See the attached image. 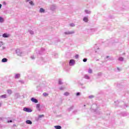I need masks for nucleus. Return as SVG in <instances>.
<instances>
[{
    "instance_id": "f257e3e1",
    "label": "nucleus",
    "mask_w": 129,
    "mask_h": 129,
    "mask_svg": "<svg viewBox=\"0 0 129 129\" xmlns=\"http://www.w3.org/2000/svg\"><path fill=\"white\" fill-rule=\"evenodd\" d=\"M16 53L17 54V56H23V51L20 49V48H17L15 50Z\"/></svg>"
},
{
    "instance_id": "f03ea898",
    "label": "nucleus",
    "mask_w": 129,
    "mask_h": 129,
    "mask_svg": "<svg viewBox=\"0 0 129 129\" xmlns=\"http://www.w3.org/2000/svg\"><path fill=\"white\" fill-rule=\"evenodd\" d=\"M44 53H45V48L42 47L38 52H36L37 55H44Z\"/></svg>"
},
{
    "instance_id": "7ed1b4c3",
    "label": "nucleus",
    "mask_w": 129,
    "mask_h": 129,
    "mask_svg": "<svg viewBox=\"0 0 129 129\" xmlns=\"http://www.w3.org/2000/svg\"><path fill=\"white\" fill-rule=\"evenodd\" d=\"M23 110L24 111H26V112H32L33 111V110L29 107H24Z\"/></svg>"
},
{
    "instance_id": "20e7f679",
    "label": "nucleus",
    "mask_w": 129,
    "mask_h": 129,
    "mask_svg": "<svg viewBox=\"0 0 129 129\" xmlns=\"http://www.w3.org/2000/svg\"><path fill=\"white\" fill-rule=\"evenodd\" d=\"M70 66H74L75 65V60L72 59L70 60L69 61Z\"/></svg>"
},
{
    "instance_id": "39448f33",
    "label": "nucleus",
    "mask_w": 129,
    "mask_h": 129,
    "mask_svg": "<svg viewBox=\"0 0 129 129\" xmlns=\"http://www.w3.org/2000/svg\"><path fill=\"white\" fill-rule=\"evenodd\" d=\"M95 52L98 54L99 53V47L97 46V44H95L94 46Z\"/></svg>"
},
{
    "instance_id": "423d86ee",
    "label": "nucleus",
    "mask_w": 129,
    "mask_h": 129,
    "mask_svg": "<svg viewBox=\"0 0 129 129\" xmlns=\"http://www.w3.org/2000/svg\"><path fill=\"white\" fill-rule=\"evenodd\" d=\"M31 101L34 103H38V102H39L38 99H36L35 97H32L31 98Z\"/></svg>"
},
{
    "instance_id": "0eeeda50",
    "label": "nucleus",
    "mask_w": 129,
    "mask_h": 129,
    "mask_svg": "<svg viewBox=\"0 0 129 129\" xmlns=\"http://www.w3.org/2000/svg\"><path fill=\"white\" fill-rule=\"evenodd\" d=\"M26 3H29L30 6H35V4H34V2L31 0H26Z\"/></svg>"
},
{
    "instance_id": "6e6552de",
    "label": "nucleus",
    "mask_w": 129,
    "mask_h": 129,
    "mask_svg": "<svg viewBox=\"0 0 129 129\" xmlns=\"http://www.w3.org/2000/svg\"><path fill=\"white\" fill-rule=\"evenodd\" d=\"M2 37L3 38H9L10 37V34L7 33H5L3 34Z\"/></svg>"
},
{
    "instance_id": "1a4fd4ad",
    "label": "nucleus",
    "mask_w": 129,
    "mask_h": 129,
    "mask_svg": "<svg viewBox=\"0 0 129 129\" xmlns=\"http://www.w3.org/2000/svg\"><path fill=\"white\" fill-rule=\"evenodd\" d=\"M36 109L38 111H41V104H36Z\"/></svg>"
},
{
    "instance_id": "9d476101",
    "label": "nucleus",
    "mask_w": 129,
    "mask_h": 129,
    "mask_svg": "<svg viewBox=\"0 0 129 129\" xmlns=\"http://www.w3.org/2000/svg\"><path fill=\"white\" fill-rule=\"evenodd\" d=\"M88 31L90 33H93V32L97 31V29L96 28H91Z\"/></svg>"
},
{
    "instance_id": "9b49d317",
    "label": "nucleus",
    "mask_w": 129,
    "mask_h": 129,
    "mask_svg": "<svg viewBox=\"0 0 129 129\" xmlns=\"http://www.w3.org/2000/svg\"><path fill=\"white\" fill-rule=\"evenodd\" d=\"M74 31H67L64 32V34L65 35H71V34H74Z\"/></svg>"
},
{
    "instance_id": "f8f14e48",
    "label": "nucleus",
    "mask_w": 129,
    "mask_h": 129,
    "mask_svg": "<svg viewBox=\"0 0 129 129\" xmlns=\"http://www.w3.org/2000/svg\"><path fill=\"white\" fill-rule=\"evenodd\" d=\"M106 59H108V60H109L110 61H113V60H114V58H113V57H110L108 55L106 56Z\"/></svg>"
},
{
    "instance_id": "ddd939ff",
    "label": "nucleus",
    "mask_w": 129,
    "mask_h": 129,
    "mask_svg": "<svg viewBox=\"0 0 129 129\" xmlns=\"http://www.w3.org/2000/svg\"><path fill=\"white\" fill-rule=\"evenodd\" d=\"M128 114L127 113H126V112H122L121 113V115L122 116H127Z\"/></svg>"
},
{
    "instance_id": "4468645a",
    "label": "nucleus",
    "mask_w": 129,
    "mask_h": 129,
    "mask_svg": "<svg viewBox=\"0 0 129 129\" xmlns=\"http://www.w3.org/2000/svg\"><path fill=\"white\" fill-rule=\"evenodd\" d=\"M25 122L26 124H32V123H33V122H32L31 120H27Z\"/></svg>"
},
{
    "instance_id": "2eb2a0df",
    "label": "nucleus",
    "mask_w": 129,
    "mask_h": 129,
    "mask_svg": "<svg viewBox=\"0 0 129 129\" xmlns=\"http://www.w3.org/2000/svg\"><path fill=\"white\" fill-rule=\"evenodd\" d=\"M50 10L51 11H54V10H56V6L55 5H51L50 6Z\"/></svg>"
},
{
    "instance_id": "dca6fc26",
    "label": "nucleus",
    "mask_w": 129,
    "mask_h": 129,
    "mask_svg": "<svg viewBox=\"0 0 129 129\" xmlns=\"http://www.w3.org/2000/svg\"><path fill=\"white\" fill-rule=\"evenodd\" d=\"M20 76H21V75L20 74H16L15 75V79H19V78H20Z\"/></svg>"
},
{
    "instance_id": "f3484780",
    "label": "nucleus",
    "mask_w": 129,
    "mask_h": 129,
    "mask_svg": "<svg viewBox=\"0 0 129 129\" xmlns=\"http://www.w3.org/2000/svg\"><path fill=\"white\" fill-rule=\"evenodd\" d=\"M83 21L85 23H87V22H88V17H84L83 18Z\"/></svg>"
},
{
    "instance_id": "a211bd4d",
    "label": "nucleus",
    "mask_w": 129,
    "mask_h": 129,
    "mask_svg": "<svg viewBox=\"0 0 129 129\" xmlns=\"http://www.w3.org/2000/svg\"><path fill=\"white\" fill-rule=\"evenodd\" d=\"M39 13H40L41 14L45 13V9L42 8H40L39 10Z\"/></svg>"
},
{
    "instance_id": "6ab92c4d",
    "label": "nucleus",
    "mask_w": 129,
    "mask_h": 129,
    "mask_svg": "<svg viewBox=\"0 0 129 129\" xmlns=\"http://www.w3.org/2000/svg\"><path fill=\"white\" fill-rule=\"evenodd\" d=\"M73 108H74V106H71V107L68 109V111H69V112H70L71 110H73Z\"/></svg>"
},
{
    "instance_id": "aec40b11",
    "label": "nucleus",
    "mask_w": 129,
    "mask_h": 129,
    "mask_svg": "<svg viewBox=\"0 0 129 129\" xmlns=\"http://www.w3.org/2000/svg\"><path fill=\"white\" fill-rule=\"evenodd\" d=\"M8 58H3L2 60V63H6L8 61Z\"/></svg>"
},
{
    "instance_id": "412c9836",
    "label": "nucleus",
    "mask_w": 129,
    "mask_h": 129,
    "mask_svg": "<svg viewBox=\"0 0 129 129\" xmlns=\"http://www.w3.org/2000/svg\"><path fill=\"white\" fill-rule=\"evenodd\" d=\"M54 128L55 129H61L62 128V126H61V125H55L54 126Z\"/></svg>"
},
{
    "instance_id": "4be33fe9",
    "label": "nucleus",
    "mask_w": 129,
    "mask_h": 129,
    "mask_svg": "<svg viewBox=\"0 0 129 129\" xmlns=\"http://www.w3.org/2000/svg\"><path fill=\"white\" fill-rule=\"evenodd\" d=\"M90 110H91V111H92V112H94L95 113H96V112L97 111V109L91 108Z\"/></svg>"
},
{
    "instance_id": "5701e85b",
    "label": "nucleus",
    "mask_w": 129,
    "mask_h": 129,
    "mask_svg": "<svg viewBox=\"0 0 129 129\" xmlns=\"http://www.w3.org/2000/svg\"><path fill=\"white\" fill-rule=\"evenodd\" d=\"M84 78L85 79H88V80H89V79H90V77L88 76V75H84Z\"/></svg>"
},
{
    "instance_id": "b1692460",
    "label": "nucleus",
    "mask_w": 129,
    "mask_h": 129,
    "mask_svg": "<svg viewBox=\"0 0 129 129\" xmlns=\"http://www.w3.org/2000/svg\"><path fill=\"white\" fill-rule=\"evenodd\" d=\"M0 98H7V94H4L0 96Z\"/></svg>"
},
{
    "instance_id": "393cba45",
    "label": "nucleus",
    "mask_w": 129,
    "mask_h": 129,
    "mask_svg": "<svg viewBox=\"0 0 129 129\" xmlns=\"http://www.w3.org/2000/svg\"><path fill=\"white\" fill-rule=\"evenodd\" d=\"M85 13L86 14H91V11H88V10H85Z\"/></svg>"
},
{
    "instance_id": "a878e982",
    "label": "nucleus",
    "mask_w": 129,
    "mask_h": 129,
    "mask_svg": "<svg viewBox=\"0 0 129 129\" xmlns=\"http://www.w3.org/2000/svg\"><path fill=\"white\" fill-rule=\"evenodd\" d=\"M118 61H120L121 62H122V61H123L124 60V58L123 57L120 56L118 58Z\"/></svg>"
},
{
    "instance_id": "bb28decb",
    "label": "nucleus",
    "mask_w": 129,
    "mask_h": 129,
    "mask_svg": "<svg viewBox=\"0 0 129 129\" xmlns=\"http://www.w3.org/2000/svg\"><path fill=\"white\" fill-rule=\"evenodd\" d=\"M58 84L59 85H62V84H63V83L62 82V80H61V79H59L58 80Z\"/></svg>"
},
{
    "instance_id": "cd10ccee",
    "label": "nucleus",
    "mask_w": 129,
    "mask_h": 129,
    "mask_svg": "<svg viewBox=\"0 0 129 129\" xmlns=\"http://www.w3.org/2000/svg\"><path fill=\"white\" fill-rule=\"evenodd\" d=\"M37 91H41V86H38L36 88Z\"/></svg>"
},
{
    "instance_id": "c85d7f7f",
    "label": "nucleus",
    "mask_w": 129,
    "mask_h": 129,
    "mask_svg": "<svg viewBox=\"0 0 129 129\" xmlns=\"http://www.w3.org/2000/svg\"><path fill=\"white\" fill-rule=\"evenodd\" d=\"M7 93L11 95V94L13 93V92L11 91V90H7Z\"/></svg>"
},
{
    "instance_id": "c756f323",
    "label": "nucleus",
    "mask_w": 129,
    "mask_h": 129,
    "mask_svg": "<svg viewBox=\"0 0 129 129\" xmlns=\"http://www.w3.org/2000/svg\"><path fill=\"white\" fill-rule=\"evenodd\" d=\"M5 21V20L4 19V18H3L2 16H0V23H3Z\"/></svg>"
},
{
    "instance_id": "7c9ffc66",
    "label": "nucleus",
    "mask_w": 129,
    "mask_h": 129,
    "mask_svg": "<svg viewBox=\"0 0 129 129\" xmlns=\"http://www.w3.org/2000/svg\"><path fill=\"white\" fill-rule=\"evenodd\" d=\"M65 65L66 66H68V63H67V64H66V62H63V63L62 66L64 68V69H66V68L65 67Z\"/></svg>"
},
{
    "instance_id": "2f4dec72",
    "label": "nucleus",
    "mask_w": 129,
    "mask_h": 129,
    "mask_svg": "<svg viewBox=\"0 0 129 129\" xmlns=\"http://www.w3.org/2000/svg\"><path fill=\"white\" fill-rule=\"evenodd\" d=\"M88 73H89V74H91L93 72L92 69H91L90 68H89L88 69Z\"/></svg>"
},
{
    "instance_id": "473e14b6",
    "label": "nucleus",
    "mask_w": 129,
    "mask_h": 129,
    "mask_svg": "<svg viewBox=\"0 0 129 129\" xmlns=\"http://www.w3.org/2000/svg\"><path fill=\"white\" fill-rule=\"evenodd\" d=\"M28 32L31 35H34V32L33 31V30L30 29L28 30Z\"/></svg>"
},
{
    "instance_id": "72a5a7b5",
    "label": "nucleus",
    "mask_w": 129,
    "mask_h": 129,
    "mask_svg": "<svg viewBox=\"0 0 129 129\" xmlns=\"http://www.w3.org/2000/svg\"><path fill=\"white\" fill-rule=\"evenodd\" d=\"M112 44H113V43H118V40L115 39L114 40V41H111Z\"/></svg>"
},
{
    "instance_id": "f704fd0d",
    "label": "nucleus",
    "mask_w": 129,
    "mask_h": 129,
    "mask_svg": "<svg viewBox=\"0 0 129 129\" xmlns=\"http://www.w3.org/2000/svg\"><path fill=\"white\" fill-rule=\"evenodd\" d=\"M70 93L68 92H64L63 95H64V96H68V95H69Z\"/></svg>"
},
{
    "instance_id": "c9c22d12",
    "label": "nucleus",
    "mask_w": 129,
    "mask_h": 129,
    "mask_svg": "<svg viewBox=\"0 0 129 129\" xmlns=\"http://www.w3.org/2000/svg\"><path fill=\"white\" fill-rule=\"evenodd\" d=\"M53 57H54V58H58V54L54 53Z\"/></svg>"
},
{
    "instance_id": "e433bc0d",
    "label": "nucleus",
    "mask_w": 129,
    "mask_h": 129,
    "mask_svg": "<svg viewBox=\"0 0 129 129\" xmlns=\"http://www.w3.org/2000/svg\"><path fill=\"white\" fill-rule=\"evenodd\" d=\"M42 117H44V114L39 115L38 118H42Z\"/></svg>"
},
{
    "instance_id": "4c0bfd02",
    "label": "nucleus",
    "mask_w": 129,
    "mask_h": 129,
    "mask_svg": "<svg viewBox=\"0 0 129 129\" xmlns=\"http://www.w3.org/2000/svg\"><path fill=\"white\" fill-rule=\"evenodd\" d=\"M43 96L46 97V96H48V94L47 93H43Z\"/></svg>"
},
{
    "instance_id": "58836bf2",
    "label": "nucleus",
    "mask_w": 129,
    "mask_h": 129,
    "mask_svg": "<svg viewBox=\"0 0 129 129\" xmlns=\"http://www.w3.org/2000/svg\"><path fill=\"white\" fill-rule=\"evenodd\" d=\"M89 98H90V99H91L92 98H94V96H93V95H90V96H89Z\"/></svg>"
},
{
    "instance_id": "ea45409f",
    "label": "nucleus",
    "mask_w": 129,
    "mask_h": 129,
    "mask_svg": "<svg viewBox=\"0 0 129 129\" xmlns=\"http://www.w3.org/2000/svg\"><path fill=\"white\" fill-rule=\"evenodd\" d=\"M70 25V27H75V24H74V23H71Z\"/></svg>"
},
{
    "instance_id": "a19ab883",
    "label": "nucleus",
    "mask_w": 129,
    "mask_h": 129,
    "mask_svg": "<svg viewBox=\"0 0 129 129\" xmlns=\"http://www.w3.org/2000/svg\"><path fill=\"white\" fill-rule=\"evenodd\" d=\"M83 62H87V58H84L83 59Z\"/></svg>"
},
{
    "instance_id": "79ce46f5",
    "label": "nucleus",
    "mask_w": 129,
    "mask_h": 129,
    "mask_svg": "<svg viewBox=\"0 0 129 129\" xmlns=\"http://www.w3.org/2000/svg\"><path fill=\"white\" fill-rule=\"evenodd\" d=\"M4 45V42L3 41L0 42V47H2Z\"/></svg>"
},
{
    "instance_id": "37998d69",
    "label": "nucleus",
    "mask_w": 129,
    "mask_h": 129,
    "mask_svg": "<svg viewBox=\"0 0 129 129\" xmlns=\"http://www.w3.org/2000/svg\"><path fill=\"white\" fill-rule=\"evenodd\" d=\"M78 58H79V55H78V54H76V55H75V58H76V59H78Z\"/></svg>"
},
{
    "instance_id": "c03bdc74",
    "label": "nucleus",
    "mask_w": 129,
    "mask_h": 129,
    "mask_svg": "<svg viewBox=\"0 0 129 129\" xmlns=\"http://www.w3.org/2000/svg\"><path fill=\"white\" fill-rule=\"evenodd\" d=\"M80 94H81L80 92H77L76 93L77 96H80Z\"/></svg>"
},
{
    "instance_id": "a18cd8bd",
    "label": "nucleus",
    "mask_w": 129,
    "mask_h": 129,
    "mask_svg": "<svg viewBox=\"0 0 129 129\" xmlns=\"http://www.w3.org/2000/svg\"><path fill=\"white\" fill-rule=\"evenodd\" d=\"M7 122L8 123H10V122H13V120H8Z\"/></svg>"
},
{
    "instance_id": "49530a36",
    "label": "nucleus",
    "mask_w": 129,
    "mask_h": 129,
    "mask_svg": "<svg viewBox=\"0 0 129 129\" xmlns=\"http://www.w3.org/2000/svg\"><path fill=\"white\" fill-rule=\"evenodd\" d=\"M31 58L32 59V60H34L35 59V56H34V55H32L31 56Z\"/></svg>"
},
{
    "instance_id": "de8ad7c7",
    "label": "nucleus",
    "mask_w": 129,
    "mask_h": 129,
    "mask_svg": "<svg viewBox=\"0 0 129 129\" xmlns=\"http://www.w3.org/2000/svg\"><path fill=\"white\" fill-rule=\"evenodd\" d=\"M59 89H60V90H64V87H61L59 88Z\"/></svg>"
},
{
    "instance_id": "09e8293b",
    "label": "nucleus",
    "mask_w": 129,
    "mask_h": 129,
    "mask_svg": "<svg viewBox=\"0 0 129 129\" xmlns=\"http://www.w3.org/2000/svg\"><path fill=\"white\" fill-rule=\"evenodd\" d=\"M76 112H77V110H74L73 112V113L74 114H76Z\"/></svg>"
},
{
    "instance_id": "8fccbe9b",
    "label": "nucleus",
    "mask_w": 129,
    "mask_h": 129,
    "mask_svg": "<svg viewBox=\"0 0 129 129\" xmlns=\"http://www.w3.org/2000/svg\"><path fill=\"white\" fill-rule=\"evenodd\" d=\"M102 74L101 73H98V76H101Z\"/></svg>"
},
{
    "instance_id": "3c124183",
    "label": "nucleus",
    "mask_w": 129,
    "mask_h": 129,
    "mask_svg": "<svg viewBox=\"0 0 129 129\" xmlns=\"http://www.w3.org/2000/svg\"><path fill=\"white\" fill-rule=\"evenodd\" d=\"M4 6H6L7 5V3L6 2H3Z\"/></svg>"
},
{
    "instance_id": "603ef678",
    "label": "nucleus",
    "mask_w": 129,
    "mask_h": 129,
    "mask_svg": "<svg viewBox=\"0 0 129 129\" xmlns=\"http://www.w3.org/2000/svg\"><path fill=\"white\" fill-rule=\"evenodd\" d=\"M114 103L118 104V103H119V102H118V101L117 100L116 101H115Z\"/></svg>"
},
{
    "instance_id": "864d4df0",
    "label": "nucleus",
    "mask_w": 129,
    "mask_h": 129,
    "mask_svg": "<svg viewBox=\"0 0 129 129\" xmlns=\"http://www.w3.org/2000/svg\"><path fill=\"white\" fill-rule=\"evenodd\" d=\"M44 60H45V59L41 58V61L42 62H44Z\"/></svg>"
},
{
    "instance_id": "5fc2aeb1",
    "label": "nucleus",
    "mask_w": 129,
    "mask_h": 129,
    "mask_svg": "<svg viewBox=\"0 0 129 129\" xmlns=\"http://www.w3.org/2000/svg\"><path fill=\"white\" fill-rule=\"evenodd\" d=\"M5 49H6V47L3 46V50H5Z\"/></svg>"
},
{
    "instance_id": "6e6d98bb",
    "label": "nucleus",
    "mask_w": 129,
    "mask_h": 129,
    "mask_svg": "<svg viewBox=\"0 0 129 129\" xmlns=\"http://www.w3.org/2000/svg\"><path fill=\"white\" fill-rule=\"evenodd\" d=\"M124 106V107H127V105L125 104Z\"/></svg>"
},
{
    "instance_id": "4d7b16f0",
    "label": "nucleus",
    "mask_w": 129,
    "mask_h": 129,
    "mask_svg": "<svg viewBox=\"0 0 129 129\" xmlns=\"http://www.w3.org/2000/svg\"><path fill=\"white\" fill-rule=\"evenodd\" d=\"M117 70H118V71H119V70H120L119 68H117Z\"/></svg>"
},
{
    "instance_id": "13d9d810",
    "label": "nucleus",
    "mask_w": 129,
    "mask_h": 129,
    "mask_svg": "<svg viewBox=\"0 0 129 129\" xmlns=\"http://www.w3.org/2000/svg\"><path fill=\"white\" fill-rule=\"evenodd\" d=\"M2 4H0V10H1V9H2Z\"/></svg>"
},
{
    "instance_id": "bf43d9fd",
    "label": "nucleus",
    "mask_w": 129,
    "mask_h": 129,
    "mask_svg": "<svg viewBox=\"0 0 129 129\" xmlns=\"http://www.w3.org/2000/svg\"><path fill=\"white\" fill-rule=\"evenodd\" d=\"M3 119L2 117H0V120H2Z\"/></svg>"
},
{
    "instance_id": "052dcab7",
    "label": "nucleus",
    "mask_w": 129,
    "mask_h": 129,
    "mask_svg": "<svg viewBox=\"0 0 129 129\" xmlns=\"http://www.w3.org/2000/svg\"><path fill=\"white\" fill-rule=\"evenodd\" d=\"M13 126H16V124H13Z\"/></svg>"
},
{
    "instance_id": "680f3d73",
    "label": "nucleus",
    "mask_w": 129,
    "mask_h": 129,
    "mask_svg": "<svg viewBox=\"0 0 129 129\" xmlns=\"http://www.w3.org/2000/svg\"><path fill=\"white\" fill-rule=\"evenodd\" d=\"M36 120L38 121L39 120V119H36Z\"/></svg>"
},
{
    "instance_id": "e2e57ef3",
    "label": "nucleus",
    "mask_w": 129,
    "mask_h": 129,
    "mask_svg": "<svg viewBox=\"0 0 129 129\" xmlns=\"http://www.w3.org/2000/svg\"><path fill=\"white\" fill-rule=\"evenodd\" d=\"M1 106H2V104L1 103H0V107H1Z\"/></svg>"
},
{
    "instance_id": "0e129e2a",
    "label": "nucleus",
    "mask_w": 129,
    "mask_h": 129,
    "mask_svg": "<svg viewBox=\"0 0 129 129\" xmlns=\"http://www.w3.org/2000/svg\"><path fill=\"white\" fill-rule=\"evenodd\" d=\"M0 127H2V124H0Z\"/></svg>"
},
{
    "instance_id": "69168bd1",
    "label": "nucleus",
    "mask_w": 129,
    "mask_h": 129,
    "mask_svg": "<svg viewBox=\"0 0 129 129\" xmlns=\"http://www.w3.org/2000/svg\"><path fill=\"white\" fill-rule=\"evenodd\" d=\"M81 85H83V84H80Z\"/></svg>"
},
{
    "instance_id": "338daca9",
    "label": "nucleus",
    "mask_w": 129,
    "mask_h": 129,
    "mask_svg": "<svg viewBox=\"0 0 129 129\" xmlns=\"http://www.w3.org/2000/svg\"><path fill=\"white\" fill-rule=\"evenodd\" d=\"M84 106L86 107V105H84Z\"/></svg>"
},
{
    "instance_id": "774afa93",
    "label": "nucleus",
    "mask_w": 129,
    "mask_h": 129,
    "mask_svg": "<svg viewBox=\"0 0 129 129\" xmlns=\"http://www.w3.org/2000/svg\"><path fill=\"white\" fill-rule=\"evenodd\" d=\"M116 106H117V105H115Z\"/></svg>"
}]
</instances>
